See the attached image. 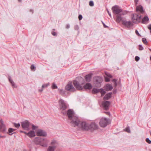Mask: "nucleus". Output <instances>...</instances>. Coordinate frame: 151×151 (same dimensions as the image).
Here are the masks:
<instances>
[{"mask_svg": "<svg viewBox=\"0 0 151 151\" xmlns=\"http://www.w3.org/2000/svg\"><path fill=\"white\" fill-rule=\"evenodd\" d=\"M150 60H151V56H150Z\"/></svg>", "mask_w": 151, "mask_h": 151, "instance_id": "603ef678", "label": "nucleus"}, {"mask_svg": "<svg viewBox=\"0 0 151 151\" xmlns=\"http://www.w3.org/2000/svg\"><path fill=\"white\" fill-rule=\"evenodd\" d=\"M6 130V128L5 125L3 124V121L2 120H0V131L4 132Z\"/></svg>", "mask_w": 151, "mask_h": 151, "instance_id": "2eb2a0df", "label": "nucleus"}, {"mask_svg": "<svg viewBox=\"0 0 151 151\" xmlns=\"http://www.w3.org/2000/svg\"><path fill=\"white\" fill-rule=\"evenodd\" d=\"M29 123L28 121H25L23 122L22 124V128L25 130L29 129Z\"/></svg>", "mask_w": 151, "mask_h": 151, "instance_id": "9b49d317", "label": "nucleus"}, {"mask_svg": "<svg viewBox=\"0 0 151 151\" xmlns=\"http://www.w3.org/2000/svg\"><path fill=\"white\" fill-rule=\"evenodd\" d=\"M73 84L78 90H81L83 89V87L80 85L78 81L74 80L73 82Z\"/></svg>", "mask_w": 151, "mask_h": 151, "instance_id": "9d476101", "label": "nucleus"}, {"mask_svg": "<svg viewBox=\"0 0 151 151\" xmlns=\"http://www.w3.org/2000/svg\"><path fill=\"white\" fill-rule=\"evenodd\" d=\"M139 1V0H134V4L136 6H137L138 4Z\"/></svg>", "mask_w": 151, "mask_h": 151, "instance_id": "a19ab883", "label": "nucleus"}, {"mask_svg": "<svg viewBox=\"0 0 151 151\" xmlns=\"http://www.w3.org/2000/svg\"><path fill=\"white\" fill-rule=\"evenodd\" d=\"M23 133L29 136V137H32L35 136V134L34 131H31L28 133L24 132Z\"/></svg>", "mask_w": 151, "mask_h": 151, "instance_id": "dca6fc26", "label": "nucleus"}, {"mask_svg": "<svg viewBox=\"0 0 151 151\" xmlns=\"http://www.w3.org/2000/svg\"><path fill=\"white\" fill-rule=\"evenodd\" d=\"M84 88L85 89H91L92 86L91 84L87 83L84 86Z\"/></svg>", "mask_w": 151, "mask_h": 151, "instance_id": "412c9836", "label": "nucleus"}, {"mask_svg": "<svg viewBox=\"0 0 151 151\" xmlns=\"http://www.w3.org/2000/svg\"><path fill=\"white\" fill-rule=\"evenodd\" d=\"M148 28L150 30H151V24H150L149 25L148 27Z\"/></svg>", "mask_w": 151, "mask_h": 151, "instance_id": "de8ad7c7", "label": "nucleus"}, {"mask_svg": "<svg viewBox=\"0 0 151 151\" xmlns=\"http://www.w3.org/2000/svg\"><path fill=\"white\" fill-rule=\"evenodd\" d=\"M122 24L127 28H129L132 25L131 22L127 21L124 20L122 21Z\"/></svg>", "mask_w": 151, "mask_h": 151, "instance_id": "ddd939ff", "label": "nucleus"}, {"mask_svg": "<svg viewBox=\"0 0 151 151\" xmlns=\"http://www.w3.org/2000/svg\"><path fill=\"white\" fill-rule=\"evenodd\" d=\"M56 148H55V147H52V146H49L47 149V151H54Z\"/></svg>", "mask_w": 151, "mask_h": 151, "instance_id": "393cba45", "label": "nucleus"}, {"mask_svg": "<svg viewBox=\"0 0 151 151\" xmlns=\"http://www.w3.org/2000/svg\"><path fill=\"white\" fill-rule=\"evenodd\" d=\"M111 93H109L106 95V96L104 97V99H109L111 97Z\"/></svg>", "mask_w": 151, "mask_h": 151, "instance_id": "a878e982", "label": "nucleus"}, {"mask_svg": "<svg viewBox=\"0 0 151 151\" xmlns=\"http://www.w3.org/2000/svg\"><path fill=\"white\" fill-rule=\"evenodd\" d=\"M89 130L91 131L96 130L98 128V126L95 123L92 122L89 124Z\"/></svg>", "mask_w": 151, "mask_h": 151, "instance_id": "1a4fd4ad", "label": "nucleus"}, {"mask_svg": "<svg viewBox=\"0 0 151 151\" xmlns=\"http://www.w3.org/2000/svg\"><path fill=\"white\" fill-rule=\"evenodd\" d=\"M99 92H100L101 94V96H102L106 93V92L102 89H100L99 90Z\"/></svg>", "mask_w": 151, "mask_h": 151, "instance_id": "c756f323", "label": "nucleus"}, {"mask_svg": "<svg viewBox=\"0 0 151 151\" xmlns=\"http://www.w3.org/2000/svg\"><path fill=\"white\" fill-rule=\"evenodd\" d=\"M109 124L108 120L106 118H102L100 120L99 124L101 127H104Z\"/></svg>", "mask_w": 151, "mask_h": 151, "instance_id": "0eeeda50", "label": "nucleus"}, {"mask_svg": "<svg viewBox=\"0 0 151 151\" xmlns=\"http://www.w3.org/2000/svg\"><path fill=\"white\" fill-rule=\"evenodd\" d=\"M21 0H19V1H20Z\"/></svg>", "mask_w": 151, "mask_h": 151, "instance_id": "864d4df0", "label": "nucleus"}, {"mask_svg": "<svg viewBox=\"0 0 151 151\" xmlns=\"http://www.w3.org/2000/svg\"><path fill=\"white\" fill-rule=\"evenodd\" d=\"M92 75V73H90L85 76V78L86 82H89L90 81Z\"/></svg>", "mask_w": 151, "mask_h": 151, "instance_id": "f3484780", "label": "nucleus"}, {"mask_svg": "<svg viewBox=\"0 0 151 151\" xmlns=\"http://www.w3.org/2000/svg\"><path fill=\"white\" fill-rule=\"evenodd\" d=\"M51 146L55 147V148H56L58 145V143L56 141L53 140L51 142Z\"/></svg>", "mask_w": 151, "mask_h": 151, "instance_id": "4be33fe9", "label": "nucleus"}, {"mask_svg": "<svg viewBox=\"0 0 151 151\" xmlns=\"http://www.w3.org/2000/svg\"><path fill=\"white\" fill-rule=\"evenodd\" d=\"M65 89L66 91L71 92H74L76 90V89L74 87L71 82H69L66 86Z\"/></svg>", "mask_w": 151, "mask_h": 151, "instance_id": "423d86ee", "label": "nucleus"}, {"mask_svg": "<svg viewBox=\"0 0 151 151\" xmlns=\"http://www.w3.org/2000/svg\"><path fill=\"white\" fill-rule=\"evenodd\" d=\"M37 128V127L35 126L32 125V128L33 129H35Z\"/></svg>", "mask_w": 151, "mask_h": 151, "instance_id": "37998d69", "label": "nucleus"}, {"mask_svg": "<svg viewBox=\"0 0 151 151\" xmlns=\"http://www.w3.org/2000/svg\"><path fill=\"white\" fill-rule=\"evenodd\" d=\"M150 30V32H151V30Z\"/></svg>", "mask_w": 151, "mask_h": 151, "instance_id": "5fc2aeb1", "label": "nucleus"}, {"mask_svg": "<svg viewBox=\"0 0 151 151\" xmlns=\"http://www.w3.org/2000/svg\"><path fill=\"white\" fill-rule=\"evenodd\" d=\"M52 89H56L57 88V86L55 85V84L53 83L52 84Z\"/></svg>", "mask_w": 151, "mask_h": 151, "instance_id": "72a5a7b5", "label": "nucleus"}, {"mask_svg": "<svg viewBox=\"0 0 151 151\" xmlns=\"http://www.w3.org/2000/svg\"><path fill=\"white\" fill-rule=\"evenodd\" d=\"M113 81H114V82H115V86H116V80H113Z\"/></svg>", "mask_w": 151, "mask_h": 151, "instance_id": "8fccbe9b", "label": "nucleus"}, {"mask_svg": "<svg viewBox=\"0 0 151 151\" xmlns=\"http://www.w3.org/2000/svg\"><path fill=\"white\" fill-rule=\"evenodd\" d=\"M122 20H122V17L118 15H117L116 19V21L117 22L119 23L121 21L122 22Z\"/></svg>", "mask_w": 151, "mask_h": 151, "instance_id": "b1692460", "label": "nucleus"}, {"mask_svg": "<svg viewBox=\"0 0 151 151\" xmlns=\"http://www.w3.org/2000/svg\"><path fill=\"white\" fill-rule=\"evenodd\" d=\"M67 114L69 119L70 120L71 125L72 126L76 125L78 122V118L75 114L73 111L69 109L68 110Z\"/></svg>", "mask_w": 151, "mask_h": 151, "instance_id": "f257e3e1", "label": "nucleus"}, {"mask_svg": "<svg viewBox=\"0 0 151 151\" xmlns=\"http://www.w3.org/2000/svg\"><path fill=\"white\" fill-rule=\"evenodd\" d=\"M30 68L31 70H33L35 68V66L33 65H32L31 66Z\"/></svg>", "mask_w": 151, "mask_h": 151, "instance_id": "a18cd8bd", "label": "nucleus"}, {"mask_svg": "<svg viewBox=\"0 0 151 151\" xmlns=\"http://www.w3.org/2000/svg\"><path fill=\"white\" fill-rule=\"evenodd\" d=\"M135 32V33L138 36H139V37L141 36L139 34V33L138 30L137 29L136 30Z\"/></svg>", "mask_w": 151, "mask_h": 151, "instance_id": "58836bf2", "label": "nucleus"}, {"mask_svg": "<svg viewBox=\"0 0 151 151\" xmlns=\"http://www.w3.org/2000/svg\"><path fill=\"white\" fill-rule=\"evenodd\" d=\"M112 10L113 13L115 14H120L121 15H123L126 14L125 11H123L120 8L117 6L115 5L112 8Z\"/></svg>", "mask_w": 151, "mask_h": 151, "instance_id": "20e7f679", "label": "nucleus"}, {"mask_svg": "<svg viewBox=\"0 0 151 151\" xmlns=\"http://www.w3.org/2000/svg\"><path fill=\"white\" fill-rule=\"evenodd\" d=\"M102 81V79L101 78L99 77L98 78V79H96V81L97 83H100Z\"/></svg>", "mask_w": 151, "mask_h": 151, "instance_id": "473e14b6", "label": "nucleus"}, {"mask_svg": "<svg viewBox=\"0 0 151 151\" xmlns=\"http://www.w3.org/2000/svg\"><path fill=\"white\" fill-rule=\"evenodd\" d=\"M14 125L15 127H17V128L19 127L20 126V125L19 124H14Z\"/></svg>", "mask_w": 151, "mask_h": 151, "instance_id": "79ce46f5", "label": "nucleus"}, {"mask_svg": "<svg viewBox=\"0 0 151 151\" xmlns=\"http://www.w3.org/2000/svg\"><path fill=\"white\" fill-rule=\"evenodd\" d=\"M105 74L106 76H104L105 81L106 82H108L109 81V78H111L112 76L110 74L108 73L105 72Z\"/></svg>", "mask_w": 151, "mask_h": 151, "instance_id": "a211bd4d", "label": "nucleus"}, {"mask_svg": "<svg viewBox=\"0 0 151 151\" xmlns=\"http://www.w3.org/2000/svg\"><path fill=\"white\" fill-rule=\"evenodd\" d=\"M49 142V140L47 139H43L39 137H37L35 139V142L36 144L44 147H46L47 146Z\"/></svg>", "mask_w": 151, "mask_h": 151, "instance_id": "7ed1b4c3", "label": "nucleus"}, {"mask_svg": "<svg viewBox=\"0 0 151 151\" xmlns=\"http://www.w3.org/2000/svg\"><path fill=\"white\" fill-rule=\"evenodd\" d=\"M139 50H143L144 48L142 46V45H139Z\"/></svg>", "mask_w": 151, "mask_h": 151, "instance_id": "c9c22d12", "label": "nucleus"}, {"mask_svg": "<svg viewBox=\"0 0 151 151\" xmlns=\"http://www.w3.org/2000/svg\"><path fill=\"white\" fill-rule=\"evenodd\" d=\"M125 131L128 132V133H130V130L129 129V127H127L124 129Z\"/></svg>", "mask_w": 151, "mask_h": 151, "instance_id": "f704fd0d", "label": "nucleus"}, {"mask_svg": "<svg viewBox=\"0 0 151 151\" xmlns=\"http://www.w3.org/2000/svg\"><path fill=\"white\" fill-rule=\"evenodd\" d=\"M105 89L107 91L111 90L113 88L112 86L109 84H107L105 87Z\"/></svg>", "mask_w": 151, "mask_h": 151, "instance_id": "5701e85b", "label": "nucleus"}, {"mask_svg": "<svg viewBox=\"0 0 151 151\" xmlns=\"http://www.w3.org/2000/svg\"><path fill=\"white\" fill-rule=\"evenodd\" d=\"M136 11L137 12H140L143 13L144 12V10L142 6L141 5L137 6Z\"/></svg>", "mask_w": 151, "mask_h": 151, "instance_id": "6ab92c4d", "label": "nucleus"}, {"mask_svg": "<svg viewBox=\"0 0 151 151\" xmlns=\"http://www.w3.org/2000/svg\"><path fill=\"white\" fill-rule=\"evenodd\" d=\"M149 20V19L148 17L146 15L142 19V23L144 24H147Z\"/></svg>", "mask_w": 151, "mask_h": 151, "instance_id": "aec40b11", "label": "nucleus"}, {"mask_svg": "<svg viewBox=\"0 0 151 151\" xmlns=\"http://www.w3.org/2000/svg\"><path fill=\"white\" fill-rule=\"evenodd\" d=\"M9 81L10 83H11V84L13 87H15V84L14 82L12 81V79H11L10 78H9Z\"/></svg>", "mask_w": 151, "mask_h": 151, "instance_id": "7c9ffc66", "label": "nucleus"}, {"mask_svg": "<svg viewBox=\"0 0 151 151\" xmlns=\"http://www.w3.org/2000/svg\"><path fill=\"white\" fill-rule=\"evenodd\" d=\"M135 59L136 61H138L140 59V58L139 56H136L135 57Z\"/></svg>", "mask_w": 151, "mask_h": 151, "instance_id": "ea45409f", "label": "nucleus"}, {"mask_svg": "<svg viewBox=\"0 0 151 151\" xmlns=\"http://www.w3.org/2000/svg\"><path fill=\"white\" fill-rule=\"evenodd\" d=\"M37 135L38 136H45L46 135V133L43 130L38 129L36 131Z\"/></svg>", "mask_w": 151, "mask_h": 151, "instance_id": "f8f14e48", "label": "nucleus"}, {"mask_svg": "<svg viewBox=\"0 0 151 151\" xmlns=\"http://www.w3.org/2000/svg\"><path fill=\"white\" fill-rule=\"evenodd\" d=\"M52 34L54 36H55L56 35V33L55 32H52Z\"/></svg>", "mask_w": 151, "mask_h": 151, "instance_id": "49530a36", "label": "nucleus"}, {"mask_svg": "<svg viewBox=\"0 0 151 151\" xmlns=\"http://www.w3.org/2000/svg\"><path fill=\"white\" fill-rule=\"evenodd\" d=\"M149 49L151 52V48H149Z\"/></svg>", "mask_w": 151, "mask_h": 151, "instance_id": "3c124183", "label": "nucleus"}, {"mask_svg": "<svg viewBox=\"0 0 151 151\" xmlns=\"http://www.w3.org/2000/svg\"><path fill=\"white\" fill-rule=\"evenodd\" d=\"M107 12H108L109 15L110 17H111V14L109 12V11L108 10H107Z\"/></svg>", "mask_w": 151, "mask_h": 151, "instance_id": "09e8293b", "label": "nucleus"}, {"mask_svg": "<svg viewBox=\"0 0 151 151\" xmlns=\"http://www.w3.org/2000/svg\"><path fill=\"white\" fill-rule=\"evenodd\" d=\"M89 124L88 123L84 122H81L78 119V122L76 125L73 126L76 127H77V128L83 131H88L89 130Z\"/></svg>", "mask_w": 151, "mask_h": 151, "instance_id": "f03ea898", "label": "nucleus"}, {"mask_svg": "<svg viewBox=\"0 0 151 151\" xmlns=\"http://www.w3.org/2000/svg\"><path fill=\"white\" fill-rule=\"evenodd\" d=\"M99 89L97 88H93L92 91V92L93 93H96L98 92H99Z\"/></svg>", "mask_w": 151, "mask_h": 151, "instance_id": "c85d7f7f", "label": "nucleus"}, {"mask_svg": "<svg viewBox=\"0 0 151 151\" xmlns=\"http://www.w3.org/2000/svg\"><path fill=\"white\" fill-rule=\"evenodd\" d=\"M142 41L144 44H147V41L146 39L145 38H143L142 39Z\"/></svg>", "mask_w": 151, "mask_h": 151, "instance_id": "2f4dec72", "label": "nucleus"}, {"mask_svg": "<svg viewBox=\"0 0 151 151\" xmlns=\"http://www.w3.org/2000/svg\"><path fill=\"white\" fill-rule=\"evenodd\" d=\"M110 104V102L109 101H104L102 103V105L106 110H107Z\"/></svg>", "mask_w": 151, "mask_h": 151, "instance_id": "4468645a", "label": "nucleus"}, {"mask_svg": "<svg viewBox=\"0 0 151 151\" xmlns=\"http://www.w3.org/2000/svg\"><path fill=\"white\" fill-rule=\"evenodd\" d=\"M141 15L140 14H133V23H137L141 21Z\"/></svg>", "mask_w": 151, "mask_h": 151, "instance_id": "39448f33", "label": "nucleus"}, {"mask_svg": "<svg viewBox=\"0 0 151 151\" xmlns=\"http://www.w3.org/2000/svg\"><path fill=\"white\" fill-rule=\"evenodd\" d=\"M89 5L91 6H94V3L92 1H90L89 3Z\"/></svg>", "mask_w": 151, "mask_h": 151, "instance_id": "e433bc0d", "label": "nucleus"}, {"mask_svg": "<svg viewBox=\"0 0 151 151\" xmlns=\"http://www.w3.org/2000/svg\"><path fill=\"white\" fill-rule=\"evenodd\" d=\"M146 141L149 144L151 143V141L148 138H147L146 139Z\"/></svg>", "mask_w": 151, "mask_h": 151, "instance_id": "4c0bfd02", "label": "nucleus"}, {"mask_svg": "<svg viewBox=\"0 0 151 151\" xmlns=\"http://www.w3.org/2000/svg\"><path fill=\"white\" fill-rule=\"evenodd\" d=\"M15 130V129H14L10 128L8 129V132L7 133L9 134L10 135H11L12 134L11 133L12 132H13Z\"/></svg>", "mask_w": 151, "mask_h": 151, "instance_id": "cd10ccee", "label": "nucleus"}, {"mask_svg": "<svg viewBox=\"0 0 151 151\" xmlns=\"http://www.w3.org/2000/svg\"><path fill=\"white\" fill-rule=\"evenodd\" d=\"M59 104L60 109L63 111L65 110L67 108L66 104L64 101L62 99L59 100Z\"/></svg>", "mask_w": 151, "mask_h": 151, "instance_id": "6e6552de", "label": "nucleus"}, {"mask_svg": "<svg viewBox=\"0 0 151 151\" xmlns=\"http://www.w3.org/2000/svg\"><path fill=\"white\" fill-rule=\"evenodd\" d=\"M49 85V83H47L46 84H44L42 86V88L41 89H40L39 90V91L40 92H42L43 90V89L44 88H46Z\"/></svg>", "mask_w": 151, "mask_h": 151, "instance_id": "bb28decb", "label": "nucleus"}, {"mask_svg": "<svg viewBox=\"0 0 151 151\" xmlns=\"http://www.w3.org/2000/svg\"><path fill=\"white\" fill-rule=\"evenodd\" d=\"M78 18L79 20H81L82 19V17L81 15H79L78 16Z\"/></svg>", "mask_w": 151, "mask_h": 151, "instance_id": "c03bdc74", "label": "nucleus"}]
</instances>
